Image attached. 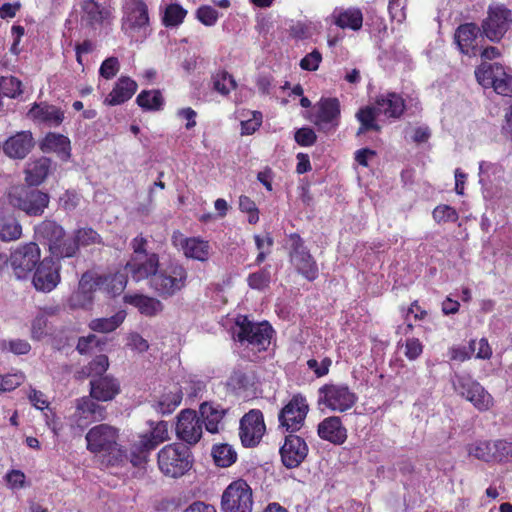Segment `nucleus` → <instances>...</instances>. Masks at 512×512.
<instances>
[{
  "label": "nucleus",
  "mask_w": 512,
  "mask_h": 512,
  "mask_svg": "<svg viewBox=\"0 0 512 512\" xmlns=\"http://www.w3.org/2000/svg\"><path fill=\"white\" fill-rule=\"evenodd\" d=\"M265 423L263 414L258 409H252L240 420L239 437L245 447L257 446L264 433Z\"/></svg>",
  "instance_id": "nucleus-12"
},
{
  "label": "nucleus",
  "mask_w": 512,
  "mask_h": 512,
  "mask_svg": "<svg viewBox=\"0 0 512 512\" xmlns=\"http://www.w3.org/2000/svg\"><path fill=\"white\" fill-rule=\"evenodd\" d=\"M127 271L117 272L114 275L105 276L107 282L104 284V290L107 293L116 296L122 293L127 285Z\"/></svg>",
  "instance_id": "nucleus-50"
},
{
  "label": "nucleus",
  "mask_w": 512,
  "mask_h": 512,
  "mask_svg": "<svg viewBox=\"0 0 512 512\" xmlns=\"http://www.w3.org/2000/svg\"><path fill=\"white\" fill-rule=\"evenodd\" d=\"M271 282L270 266H266L257 272L251 273L247 278L248 286L254 290H264Z\"/></svg>",
  "instance_id": "nucleus-52"
},
{
  "label": "nucleus",
  "mask_w": 512,
  "mask_h": 512,
  "mask_svg": "<svg viewBox=\"0 0 512 512\" xmlns=\"http://www.w3.org/2000/svg\"><path fill=\"white\" fill-rule=\"evenodd\" d=\"M172 243L182 250L183 254L190 259L205 262L211 254V246L208 241L199 237H184L180 232H174Z\"/></svg>",
  "instance_id": "nucleus-17"
},
{
  "label": "nucleus",
  "mask_w": 512,
  "mask_h": 512,
  "mask_svg": "<svg viewBox=\"0 0 512 512\" xmlns=\"http://www.w3.org/2000/svg\"><path fill=\"white\" fill-rule=\"evenodd\" d=\"M377 115L379 114L377 113L374 105L360 108L356 113V118L360 122V127L358 128L356 135L360 136L368 131L379 132L381 127L376 122Z\"/></svg>",
  "instance_id": "nucleus-39"
},
{
  "label": "nucleus",
  "mask_w": 512,
  "mask_h": 512,
  "mask_svg": "<svg viewBox=\"0 0 512 512\" xmlns=\"http://www.w3.org/2000/svg\"><path fill=\"white\" fill-rule=\"evenodd\" d=\"M504 68L503 65L496 62H482L475 69L476 80L483 88H490L498 77L504 75Z\"/></svg>",
  "instance_id": "nucleus-34"
},
{
  "label": "nucleus",
  "mask_w": 512,
  "mask_h": 512,
  "mask_svg": "<svg viewBox=\"0 0 512 512\" xmlns=\"http://www.w3.org/2000/svg\"><path fill=\"white\" fill-rule=\"evenodd\" d=\"M213 88L221 94L227 95L235 88V81L230 74L222 71L213 77Z\"/></svg>",
  "instance_id": "nucleus-57"
},
{
  "label": "nucleus",
  "mask_w": 512,
  "mask_h": 512,
  "mask_svg": "<svg viewBox=\"0 0 512 512\" xmlns=\"http://www.w3.org/2000/svg\"><path fill=\"white\" fill-rule=\"evenodd\" d=\"M51 160L47 157H41L30 163L26 168V181L31 186L40 185L50 172Z\"/></svg>",
  "instance_id": "nucleus-33"
},
{
  "label": "nucleus",
  "mask_w": 512,
  "mask_h": 512,
  "mask_svg": "<svg viewBox=\"0 0 512 512\" xmlns=\"http://www.w3.org/2000/svg\"><path fill=\"white\" fill-rule=\"evenodd\" d=\"M357 401L356 394L345 384H325L318 389V405L335 412L351 409Z\"/></svg>",
  "instance_id": "nucleus-6"
},
{
  "label": "nucleus",
  "mask_w": 512,
  "mask_h": 512,
  "mask_svg": "<svg viewBox=\"0 0 512 512\" xmlns=\"http://www.w3.org/2000/svg\"><path fill=\"white\" fill-rule=\"evenodd\" d=\"M230 384L235 389L248 390L254 386L255 376L252 372L248 373L241 370L234 371L230 377Z\"/></svg>",
  "instance_id": "nucleus-55"
},
{
  "label": "nucleus",
  "mask_w": 512,
  "mask_h": 512,
  "mask_svg": "<svg viewBox=\"0 0 512 512\" xmlns=\"http://www.w3.org/2000/svg\"><path fill=\"white\" fill-rule=\"evenodd\" d=\"M212 456L217 466L229 467L237 459L234 448L228 444L215 445L212 449Z\"/></svg>",
  "instance_id": "nucleus-43"
},
{
  "label": "nucleus",
  "mask_w": 512,
  "mask_h": 512,
  "mask_svg": "<svg viewBox=\"0 0 512 512\" xmlns=\"http://www.w3.org/2000/svg\"><path fill=\"white\" fill-rule=\"evenodd\" d=\"M47 317L43 314L37 315L32 321L31 337L34 340H41L47 335Z\"/></svg>",
  "instance_id": "nucleus-62"
},
{
  "label": "nucleus",
  "mask_w": 512,
  "mask_h": 512,
  "mask_svg": "<svg viewBox=\"0 0 512 512\" xmlns=\"http://www.w3.org/2000/svg\"><path fill=\"white\" fill-rule=\"evenodd\" d=\"M202 425L208 432L215 434L222 428V419L226 414V410L221 408L220 405L204 402L199 407Z\"/></svg>",
  "instance_id": "nucleus-28"
},
{
  "label": "nucleus",
  "mask_w": 512,
  "mask_h": 512,
  "mask_svg": "<svg viewBox=\"0 0 512 512\" xmlns=\"http://www.w3.org/2000/svg\"><path fill=\"white\" fill-rule=\"evenodd\" d=\"M158 467L166 476H183L192 467L189 448L180 443L166 445L158 452Z\"/></svg>",
  "instance_id": "nucleus-3"
},
{
  "label": "nucleus",
  "mask_w": 512,
  "mask_h": 512,
  "mask_svg": "<svg viewBox=\"0 0 512 512\" xmlns=\"http://www.w3.org/2000/svg\"><path fill=\"white\" fill-rule=\"evenodd\" d=\"M497 166L493 163L481 161L479 163V183L482 186L483 195L485 198L493 197V192L490 187V174L495 173Z\"/></svg>",
  "instance_id": "nucleus-48"
},
{
  "label": "nucleus",
  "mask_w": 512,
  "mask_h": 512,
  "mask_svg": "<svg viewBox=\"0 0 512 512\" xmlns=\"http://www.w3.org/2000/svg\"><path fill=\"white\" fill-rule=\"evenodd\" d=\"M50 253V257L54 261H60L65 258H73L76 257L77 254V246L74 241L73 236L68 237L66 234L62 236L55 244L50 245L48 248Z\"/></svg>",
  "instance_id": "nucleus-38"
},
{
  "label": "nucleus",
  "mask_w": 512,
  "mask_h": 512,
  "mask_svg": "<svg viewBox=\"0 0 512 512\" xmlns=\"http://www.w3.org/2000/svg\"><path fill=\"white\" fill-rule=\"evenodd\" d=\"M41 148L44 151H54L63 159L70 157V140L62 134L48 133L44 138Z\"/></svg>",
  "instance_id": "nucleus-37"
},
{
  "label": "nucleus",
  "mask_w": 512,
  "mask_h": 512,
  "mask_svg": "<svg viewBox=\"0 0 512 512\" xmlns=\"http://www.w3.org/2000/svg\"><path fill=\"white\" fill-rule=\"evenodd\" d=\"M11 202L27 215L39 216L48 206L49 196L40 190L29 189L21 191L18 196H13Z\"/></svg>",
  "instance_id": "nucleus-18"
},
{
  "label": "nucleus",
  "mask_w": 512,
  "mask_h": 512,
  "mask_svg": "<svg viewBox=\"0 0 512 512\" xmlns=\"http://www.w3.org/2000/svg\"><path fill=\"white\" fill-rule=\"evenodd\" d=\"M294 139L300 146H312L316 140L317 135L310 127H302L295 132Z\"/></svg>",
  "instance_id": "nucleus-64"
},
{
  "label": "nucleus",
  "mask_w": 512,
  "mask_h": 512,
  "mask_svg": "<svg viewBox=\"0 0 512 512\" xmlns=\"http://www.w3.org/2000/svg\"><path fill=\"white\" fill-rule=\"evenodd\" d=\"M106 282L107 279L105 276L92 271H87L82 274L78 287L81 288L82 292L94 295L95 291L104 289V284Z\"/></svg>",
  "instance_id": "nucleus-42"
},
{
  "label": "nucleus",
  "mask_w": 512,
  "mask_h": 512,
  "mask_svg": "<svg viewBox=\"0 0 512 512\" xmlns=\"http://www.w3.org/2000/svg\"><path fill=\"white\" fill-rule=\"evenodd\" d=\"M494 461L509 462L512 461V442L506 440H497L493 442Z\"/></svg>",
  "instance_id": "nucleus-59"
},
{
  "label": "nucleus",
  "mask_w": 512,
  "mask_h": 512,
  "mask_svg": "<svg viewBox=\"0 0 512 512\" xmlns=\"http://www.w3.org/2000/svg\"><path fill=\"white\" fill-rule=\"evenodd\" d=\"M40 248L37 243L29 242L16 248L10 255V263L18 279L26 278L40 261Z\"/></svg>",
  "instance_id": "nucleus-10"
},
{
  "label": "nucleus",
  "mask_w": 512,
  "mask_h": 512,
  "mask_svg": "<svg viewBox=\"0 0 512 512\" xmlns=\"http://www.w3.org/2000/svg\"><path fill=\"white\" fill-rule=\"evenodd\" d=\"M123 26L130 30H146L149 26L147 5L141 0H131L124 7Z\"/></svg>",
  "instance_id": "nucleus-21"
},
{
  "label": "nucleus",
  "mask_w": 512,
  "mask_h": 512,
  "mask_svg": "<svg viewBox=\"0 0 512 512\" xmlns=\"http://www.w3.org/2000/svg\"><path fill=\"white\" fill-rule=\"evenodd\" d=\"M35 238L47 246L55 244L62 236H65L64 228L54 220L46 219L35 226Z\"/></svg>",
  "instance_id": "nucleus-31"
},
{
  "label": "nucleus",
  "mask_w": 512,
  "mask_h": 512,
  "mask_svg": "<svg viewBox=\"0 0 512 512\" xmlns=\"http://www.w3.org/2000/svg\"><path fill=\"white\" fill-rule=\"evenodd\" d=\"M494 447L493 442L490 441H477L470 444L467 448L468 454L479 460L489 462L494 460Z\"/></svg>",
  "instance_id": "nucleus-46"
},
{
  "label": "nucleus",
  "mask_w": 512,
  "mask_h": 512,
  "mask_svg": "<svg viewBox=\"0 0 512 512\" xmlns=\"http://www.w3.org/2000/svg\"><path fill=\"white\" fill-rule=\"evenodd\" d=\"M120 393L119 381L109 375L91 378L90 396L96 401H111Z\"/></svg>",
  "instance_id": "nucleus-22"
},
{
  "label": "nucleus",
  "mask_w": 512,
  "mask_h": 512,
  "mask_svg": "<svg viewBox=\"0 0 512 512\" xmlns=\"http://www.w3.org/2000/svg\"><path fill=\"white\" fill-rule=\"evenodd\" d=\"M109 367L108 357L104 354L96 356L88 366L89 375L92 378L104 377L103 375Z\"/></svg>",
  "instance_id": "nucleus-61"
},
{
  "label": "nucleus",
  "mask_w": 512,
  "mask_h": 512,
  "mask_svg": "<svg viewBox=\"0 0 512 512\" xmlns=\"http://www.w3.org/2000/svg\"><path fill=\"white\" fill-rule=\"evenodd\" d=\"M33 145L31 132L22 131L5 141L3 151L10 158L23 159L30 152Z\"/></svg>",
  "instance_id": "nucleus-26"
},
{
  "label": "nucleus",
  "mask_w": 512,
  "mask_h": 512,
  "mask_svg": "<svg viewBox=\"0 0 512 512\" xmlns=\"http://www.w3.org/2000/svg\"><path fill=\"white\" fill-rule=\"evenodd\" d=\"M94 300V296L89 293H84L81 288L78 287L77 291L70 297V306L72 308H89Z\"/></svg>",
  "instance_id": "nucleus-63"
},
{
  "label": "nucleus",
  "mask_w": 512,
  "mask_h": 512,
  "mask_svg": "<svg viewBox=\"0 0 512 512\" xmlns=\"http://www.w3.org/2000/svg\"><path fill=\"white\" fill-rule=\"evenodd\" d=\"M0 350L9 351L16 355H25L31 350V345L23 339L1 340Z\"/></svg>",
  "instance_id": "nucleus-56"
},
{
  "label": "nucleus",
  "mask_w": 512,
  "mask_h": 512,
  "mask_svg": "<svg viewBox=\"0 0 512 512\" xmlns=\"http://www.w3.org/2000/svg\"><path fill=\"white\" fill-rule=\"evenodd\" d=\"M87 450L91 453H104L114 463H121L127 455L118 443L119 430L109 424H98L92 427L85 436Z\"/></svg>",
  "instance_id": "nucleus-2"
},
{
  "label": "nucleus",
  "mask_w": 512,
  "mask_h": 512,
  "mask_svg": "<svg viewBox=\"0 0 512 512\" xmlns=\"http://www.w3.org/2000/svg\"><path fill=\"white\" fill-rule=\"evenodd\" d=\"M374 107L379 115L398 119L405 110V102L399 94L386 92L376 97Z\"/></svg>",
  "instance_id": "nucleus-23"
},
{
  "label": "nucleus",
  "mask_w": 512,
  "mask_h": 512,
  "mask_svg": "<svg viewBox=\"0 0 512 512\" xmlns=\"http://www.w3.org/2000/svg\"><path fill=\"white\" fill-rule=\"evenodd\" d=\"M318 436L335 445L343 444L347 439V430L337 416L325 418L318 424Z\"/></svg>",
  "instance_id": "nucleus-24"
},
{
  "label": "nucleus",
  "mask_w": 512,
  "mask_h": 512,
  "mask_svg": "<svg viewBox=\"0 0 512 512\" xmlns=\"http://www.w3.org/2000/svg\"><path fill=\"white\" fill-rule=\"evenodd\" d=\"M125 319V313L119 311L111 317L97 318L90 322L89 327L91 330L100 333H109L118 328Z\"/></svg>",
  "instance_id": "nucleus-41"
},
{
  "label": "nucleus",
  "mask_w": 512,
  "mask_h": 512,
  "mask_svg": "<svg viewBox=\"0 0 512 512\" xmlns=\"http://www.w3.org/2000/svg\"><path fill=\"white\" fill-rule=\"evenodd\" d=\"M22 228L14 218L3 219L0 221V239L3 241H13L21 236Z\"/></svg>",
  "instance_id": "nucleus-51"
},
{
  "label": "nucleus",
  "mask_w": 512,
  "mask_h": 512,
  "mask_svg": "<svg viewBox=\"0 0 512 512\" xmlns=\"http://www.w3.org/2000/svg\"><path fill=\"white\" fill-rule=\"evenodd\" d=\"M433 218L436 222H456L458 220V213L456 210L448 205H439L433 210Z\"/></svg>",
  "instance_id": "nucleus-60"
},
{
  "label": "nucleus",
  "mask_w": 512,
  "mask_h": 512,
  "mask_svg": "<svg viewBox=\"0 0 512 512\" xmlns=\"http://www.w3.org/2000/svg\"><path fill=\"white\" fill-rule=\"evenodd\" d=\"M332 21L340 29H350L357 31L362 27L363 14L359 8H335L332 15Z\"/></svg>",
  "instance_id": "nucleus-27"
},
{
  "label": "nucleus",
  "mask_w": 512,
  "mask_h": 512,
  "mask_svg": "<svg viewBox=\"0 0 512 512\" xmlns=\"http://www.w3.org/2000/svg\"><path fill=\"white\" fill-rule=\"evenodd\" d=\"M151 431L142 434L146 436L155 449L159 444L169 440L168 423L166 421H159L157 423H150Z\"/></svg>",
  "instance_id": "nucleus-47"
},
{
  "label": "nucleus",
  "mask_w": 512,
  "mask_h": 512,
  "mask_svg": "<svg viewBox=\"0 0 512 512\" xmlns=\"http://www.w3.org/2000/svg\"><path fill=\"white\" fill-rule=\"evenodd\" d=\"M106 415L105 406L98 404L91 396H84L76 400L71 420L76 426L83 429L92 422L104 420Z\"/></svg>",
  "instance_id": "nucleus-13"
},
{
  "label": "nucleus",
  "mask_w": 512,
  "mask_h": 512,
  "mask_svg": "<svg viewBox=\"0 0 512 512\" xmlns=\"http://www.w3.org/2000/svg\"><path fill=\"white\" fill-rule=\"evenodd\" d=\"M490 88H493L499 95L512 97V74L504 68V75L498 77Z\"/></svg>",
  "instance_id": "nucleus-58"
},
{
  "label": "nucleus",
  "mask_w": 512,
  "mask_h": 512,
  "mask_svg": "<svg viewBox=\"0 0 512 512\" xmlns=\"http://www.w3.org/2000/svg\"><path fill=\"white\" fill-rule=\"evenodd\" d=\"M185 16L186 10L179 4H170L166 7L162 20L166 27L175 28L183 22Z\"/></svg>",
  "instance_id": "nucleus-49"
},
{
  "label": "nucleus",
  "mask_w": 512,
  "mask_h": 512,
  "mask_svg": "<svg viewBox=\"0 0 512 512\" xmlns=\"http://www.w3.org/2000/svg\"><path fill=\"white\" fill-rule=\"evenodd\" d=\"M72 236L77 246V254H79L80 247L85 248L103 243L100 234L91 227L78 228L73 232Z\"/></svg>",
  "instance_id": "nucleus-40"
},
{
  "label": "nucleus",
  "mask_w": 512,
  "mask_h": 512,
  "mask_svg": "<svg viewBox=\"0 0 512 512\" xmlns=\"http://www.w3.org/2000/svg\"><path fill=\"white\" fill-rule=\"evenodd\" d=\"M21 93V82L17 78L0 77V96L15 98Z\"/></svg>",
  "instance_id": "nucleus-54"
},
{
  "label": "nucleus",
  "mask_w": 512,
  "mask_h": 512,
  "mask_svg": "<svg viewBox=\"0 0 512 512\" xmlns=\"http://www.w3.org/2000/svg\"><path fill=\"white\" fill-rule=\"evenodd\" d=\"M512 25V11L500 3L488 7L487 17L482 21V31L473 22L460 24L455 32H507Z\"/></svg>",
  "instance_id": "nucleus-5"
},
{
  "label": "nucleus",
  "mask_w": 512,
  "mask_h": 512,
  "mask_svg": "<svg viewBox=\"0 0 512 512\" xmlns=\"http://www.w3.org/2000/svg\"><path fill=\"white\" fill-rule=\"evenodd\" d=\"M28 115L39 123L50 127L59 126L64 119V114L59 108L45 103L35 104L29 110Z\"/></svg>",
  "instance_id": "nucleus-29"
},
{
  "label": "nucleus",
  "mask_w": 512,
  "mask_h": 512,
  "mask_svg": "<svg viewBox=\"0 0 512 512\" xmlns=\"http://www.w3.org/2000/svg\"><path fill=\"white\" fill-rule=\"evenodd\" d=\"M187 271L179 263H170L158 269L149 280L150 288L160 297L166 299L174 296L186 286Z\"/></svg>",
  "instance_id": "nucleus-4"
},
{
  "label": "nucleus",
  "mask_w": 512,
  "mask_h": 512,
  "mask_svg": "<svg viewBox=\"0 0 512 512\" xmlns=\"http://www.w3.org/2000/svg\"><path fill=\"white\" fill-rule=\"evenodd\" d=\"M499 34H486L491 41H499ZM485 34H454V44L459 51L469 57L479 54L482 49Z\"/></svg>",
  "instance_id": "nucleus-25"
},
{
  "label": "nucleus",
  "mask_w": 512,
  "mask_h": 512,
  "mask_svg": "<svg viewBox=\"0 0 512 512\" xmlns=\"http://www.w3.org/2000/svg\"><path fill=\"white\" fill-rule=\"evenodd\" d=\"M181 400L182 395L178 391L169 392L161 396L154 408L162 415L170 414L180 405Z\"/></svg>",
  "instance_id": "nucleus-45"
},
{
  "label": "nucleus",
  "mask_w": 512,
  "mask_h": 512,
  "mask_svg": "<svg viewBox=\"0 0 512 512\" xmlns=\"http://www.w3.org/2000/svg\"><path fill=\"white\" fill-rule=\"evenodd\" d=\"M308 410L306 399L301 395H294L278 414L280 426L290 433L299 431L304 425Z\"/></svg>",
  "instance_id": "nucleus-11"
},
{
  "label": "nucleus",
  "mask_w": 512,
  "mask_h": 512,
  "mask_svg": "<svg viewBox=\"0 0 512 512\" xmlns=\"http://www.w3.org/2000/svg\"><path fill=\"white\" fill-rule=\"evenodd\" d=\"M159 269V256L154 252L149 255H137L125 265L124 270L131 275L134 281H141L144 279H151Z\"/></svg>",
  "instance_id": "nucleus-20"
},
{
  "label": "nucleus",
  "mask_w": 512,
  "mask_h": 512,
  "mask_svg": "<svg viewBox=\"0 0 512 512\" xmlns=\"http://www.w3.org/2000/svg\"><path fill=\"white\" fill-rule=\"evenodd\" d=\"M340 102L337 98H322L318 103L314 124L324 133L334 132L340 124Z\"/></svg>",
  "instance_id": "nucleus-14"
},
{
  "label": "nucleus",
  "mask_w": 512,
  "mask_h": 512,
  "mask_svg": "<svg viewBox=\"0 0 512 512\" xmlns=\"http://www.w3.org/2000/svg\"><path fill=\"white\" fill-rule=\"evenodd\" d=\"M137 104L144 110L158 111L163 106V97L158 90L142 91L136 98Z\"/></svg>",
  "instance_id": "nucleus-44"
},
{
  "label": "nucleus",
  "mask_w": 512,
  "mask_h": 512,
  "mask_svg": "<svg viewBox=\"0 0 512 512\" xmlns=\"http://www.w3.org/2000/svg\"><path fill=\"white\" fill-rule=\"evenodd\" d=\"M125 302L135 306L145 316H155L163 310V304L158 299L145 295H126Z\"/></svg>",
  "instance_id": "nucleus-35"
},
{
  "label": "nucleus",
  "mask_w": 512,
  "mask_h": 512,
  "mask_svg": "<svg viewBox=\"0 0 512 512\" xmlns=\"http://www.w3.org/2000/svg\"><path fill=\"white\" fill-rule=\"evenodd\" d=\"M176 434L189 445L196 444L202 436V422L193 410H183L178 416Z\"/></svg>",
  "instance_id": "nucleus-19"
},
{
  "label": "nucleus",
  "mask_w": 512,
  "mask_h": 512,
  "mask_svg": "<svg viewBox=\"0 0 512 512\" xmlns=\"http://www.w3.org/2000/svg\"><path fill=\"white\" fill-rule=\"evenodd\" d=\"M289 259L296 271L308 281H314L319 270L316 261L304 244V240L297 233L289 235Z\"/></svg>",
  "instance_id": "nucleus-8"
},
{
  "label": "nucleus",
  "mask_w": 512,
  "mask_h": 512,
  "mask_svg": "<svg viewBox=\"0 0 512 512\" xmlns=\"http://www.w3.org/2000/svg\"><path fill=\"white\" fill-rule=\"evenodd\" d=\"M453 385L459 395L481 412L489 410L494 404L491 394L469 375H457Z\"/></svg>",
  "instance_id": "nucleus-9"
},
{
  "label": "nucleus",
  "mask_w": 512,
  "mask_h": 512,
  "mask_svg": "<svg viewBox=\"0 0 512 512\" xmlns=\"http://www.w3.org/2000/svg\"><path fill=\"white\" fill-rule=\"evenodd\" d=\"M273 332L268 322H253L247 316L239 315L235 320L233 338L242 346L261 352L269 347Z\"/></svg>",
  "instance_id": "nucleus-1"
},
{
  "label": "nucleus",
  "mask_w": 512,
  "mask_h": 512,
  "mask_svg": "<svg viewBox=\"0 0 512 512\" xmlns=\"http://www.w3.org/2000/svg\"><path fill=\"white\" fill-rule=\"evenodd\" d=\"M60 266L52 258H44L36 267L33 285L37 291L48 293L60 282Z\"/></svg>",
  "instance_id": "nucleus-16"
},
{
  "label": "nucleus",
  "mask_w": 512,
  "mask_h": 512,
  "mask_svg": "<svg viewBox=\"0 0 512 512\" xmlns=\"http://www.w3.org/2000/svg\"><path fill=\"white\" fill-rule=\"evenodd\" d=\"M253 504L252 489L242 479L231 482L221 497L223 512H252Z\"/></svg>",
  "instance_id": "nucleus-7"
},
{
  "label": "nucleus",
  "mask_w": 512,
  "mask_h": 512,
  "mask_svg": "<svg viewBox=\"0 0 512 512\" xmlns=\"http://www.w3.org/2000/svg\"><path fill=\"white\" fill-rule=\"evenodd\" d=\"M255 245L257 250L259 251L255 263L260 265L265 261L266 257L271 253L274 239L270 235V233H265L264 235H255L254 236Z\"/></svg>",
  "instance_id": "nucleus-53"
},
{
  "label": "nucleus",
  "mask_w": 512,
  "mask_h": 512,
  "mask_svg": "<svg viewBox=\"0 0 512 512\" xmlns=\"http://www.w3.org/2000/svg\"><path fill=\"white\" fill-rule=\"evenodd\" d=\"M152 450H154L153 445L150 444L146 436L141 434L131 443L128 451L124 450V453L127 455L124 457V461H130L135 467L141 466L147 462L148 456Z\"/></svg>",
  "instance_id": "nucleus-32"
},
{
  "label": "nucleus",
  "mask_w": 512,
  "mask_h": 512,
  "mask_svg": "<svg viewBox=\"0 0 512 512\" xmlns=\"http://www.w3.org/2000/svg\"><path fill=\"white\" fill-rule=\"evenodd\" d=\"M83 19H85L92 29H98V25L108 19L110 11L105 6L98 4L94 0H84L83 5Z\"/></svg>",
  "instance_id": "nucleus-36"
},
{
  "label": "nucleus",
  "mask_w": 512,
  "mask_h": 512,
  "mask_svg": "<svg viewBox=\"0 0 512 512\" xmlns=\"http://www.w3.org/2000/svg\"><path fill=\"white\" fill-rule=\"evenodd\" d=\"M137 90V83L129 77H120L104 103L115 106L129 100Z\"/></svg>",
  "instance_id": "nucleus-30"
},
{
  "label": "nucleus",
  "mask_w": 512,
  "mask_h": 512,
  "mask_svg": "<svg viewBox=\"0 0 512 512\" xmlns=\"http://www.w3.org/2000/svg\"><path fill=\"white\" fill-rule=\"evenodd\" d=\"M308 451L306 441L302 437L290 433L285 437L279 450L281 462L288 469L297 468L306 459Z\"/></svg>",
  "instance_id": "nucleus-15"
}]
</instances>
